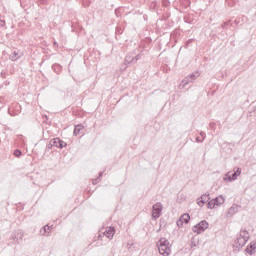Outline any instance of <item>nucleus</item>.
I'll list each match as a JSON object with an SVG mask.
<instances>
[{
	"label": "nucleus",
	"mask_w": 256,
	"mask_h": 256,
	"mask_svg": "<svg viewBox=\"0 0 256 256\" xmlns=\"http://www.w3.org/2000/svg\"><path fill=\"white\" fill-rule=\"evenodd\" d=\"M157 245H158V251L160 255H163V256L171 255V245L169 244V240L165 238H161L157 243Z\"/></svg>",
	"instance_id": "f257e3e1"
},
{
	"label": "nucleus",
	"mask_w": 256,
	"mask_h": 256,
	"mask_svg": "<svg viewBox=\"0 0 256 256\" xmlns=\"http://www.w3.org/2000/svg\"><path fill=\"white\" fill-rule=\"evenodd\" d=\"M247 241H249V232L242 230L235 240V245L237 248L245 247Z\"/></svg>",
	"instance_id": "f03ea898"
},
{
	"label": "nucleus",
	"mask_w": 256,
	"mask_h": 256,
	"mask_svg": "<svg viewBox=\"0 0 256 256\" xmlns=\"http://www.w3.org/2000/svg\"><path fill=\"white\" fill-rule=\"evenodd\" d=\"M199 77V72H195L192 73L191 75L185 77L180 85H179V89H185V87H187V85H189V83H193V81H195V79H197Z\"/></svg>",
	"instance_id": "7ed1b4c3"
},
{
	"label": "nucleus",
	"mask_w": 256,
	"mask_h": 256,
	"mask_svg": "<svg viewBox=\"0 0 256 256\" xmlns=\"http://www.w3.org/2000/svg\"><path fill=\"white\" fill-rule=\"evenodd\" d=\"M163 212V204L158 202L152 206V219L157 220L161 217V213Z\"/></svg>",
	"instance_id": "20e7f679"
},
{
	"label": "nucleus",
	"mask_w": 256,
	"mask_h": 256,
	"mask_svg": "<svg viewBox=\"0 0 256 256\" xmlns=\"http://www.w3.org/2000/svg\"><path fill=\"white\" fill-rule=\"evenodd\" d=\"M209 227V223H207V221L203 220L200 223H198L197 225H195L192 228L193 233H203V231H205V229H208Z\"/></svg>",
	"instance_id": "39448f33"
},
{
	"label": "nucleus",
	"mask_w": 256,
	"mask_h": 256,
	"mask_svg": "<svg viewBox=\"0 0 256 256\" xmlns=\"http://www.w3.org/2000/svg\"><path fill=\"white\" fill-rule=\"evenodd\" d=\"M24 235H25V233L23 232V230H18L12 236L13 242L14 243H21V241H23Z\"/></svg>",
	"instance_id": "423d86ee"
},
{
	"label": "nucleus",
	"mask_w": 256,
	"mask_h": 256,
	"mask_svg": "<svg viewBox=\"0 0 256 256\" xmlns=\"http://www.w3.org/2000/svg\"><path fill=\"white\" fill-rule=\"evenodd\" d=\"M240 206L237 204H233L227 211L226 217H233L236 213L239 212Z\"/></svg>",
	"instance_id": "0eeeda50"
},
{
	"label": "nucleus",
	"mask_w": 256,
	"mask_h": 256,
	"mask_svg": "<svg viewBox=\"0 0 256 256\" xmlns=\"http://www.w3.org/2000/svg\"><path fill=\"white\" fill-rule=\"evenodd\" d=\"M189 219H191V216H189V214H183L176 222V225L178 227H183V223H189Z\"/></svg>",
	"instance_id": "6e6552de"
},
{
	"label": "nucleus",
	"mask_w": 256,
	"mask_h": 256,
	"mask_svg": "<svg viewBox=\"0 0 256 256\" xmlns=\"http://www.w3.org/2000/svg\"><path fill=\"white\" fill-rule=\"evenodd\" d=\"M189 219H191V216H189V214H183L176 222V225L178 227H183V223H189Z\"/></svg>",
	"instance_id": "1a4fd4ad"
},
{
	"label": "nucleus",
	"mask_w": 256,
	"mask_h": 256,
	"mask_svg": "<svg viewBox=\"0 0 256 256\" xmlns=\"http://www.w3.org/2000/svg\"><path fill=\"white\" fill-rule=\"evenodd\" d=\"M103 235H105L107 239H113V236L115 235V228L107 227L106 231L103 232Z\"/></svg>",
	"instance_id": "9d476101"
},
{
	"label": "nucleus",
	"mask_w": 256,
	"mask_h": 256,
	"mask_svg": "<svg viewBox=\"0 0 256 256\" xmlns=\"http://www.w3.org/2000/svg\"><path fill=\"white\" fill-rule=\"evenodd\" d=\"M53 145H54V147H58L59 149H63V147L67 146V143H65L63 140H61L59 138H55L53 140Z\"/></svg>",
	"instance_id": "9b49d317"
},
{
	"label": "nucleus",
	"mask_w": 256,
	"mask_h": 256,
	"mask_svg": "<svg viewBox=\"0 0 256 256\" xmlns=\"http://www.w3.org/2000/svg\"><path fill=\"white\" fill-rule=\"evenodd\" d=\"M213 200H214L216 207H221V205H223V203H225V198L223 197V195H220V196L214 198Z\"/></svg>",
	"instance_id": "f8f14e48"
},
{
	"label": "nucleus",
	"mask_w": 256,
	"mask_h": 256,
	"mask_svg": "<svg viewBox=\"0 0 256 256\" xmlns=\"http://www.w3.org/2000/svg\"><path fill=\"white\" fill-rule=\"evenodd\" d=\"M21 57H23L21 52L14 51L12 54H10L11 61H17L18 59H21Z\"/></svg>",
	"instance_id": "ddd939ff"
},
{
	"label": "nucleus",
	"mask_w": 256,
	"mask_h": 256,
	"mask_svg": "<svg viewBox=\"0 0 256 256\" xmlns=\"http://www.w3.org/2000/svg\"><path fill=\"white\" fill-rule=\"evenodd\" d=\"M237 175H235V172L231 174V172H228L226 176L224 177V181H236Z\"/></svg>",
	"instance_id": "4468645a"
},
{
	"label": "nucleus",
	"mask_w": 256,
	"mask_h": 256,
	"mask_svg": "<svg viewBox=\"0 0 256 256\" xmlns=\"http://www.w3.org/2000/svg\"><path fill=\"white\" fill-rule=\"evenodd\" d=\"M207 201H209V195H207V194L202 195L201 201H198L199 207H203V205H205V203H207Z\"/></svg>",
	"instance_id": "2eb2a0df"
},
{
	"label": "nucleus",
	"mask_w": 256,
	"mask_h": 256,
	"mask_svg": "<svg viewBox=\"0 0 256 256\" xmlns=\"http://www.w3.org/2000/svg\"><path fill=\"white\" fill-rule=\"evenodd\" d=\"M81 131H83V125H77L75 126V129H74V135H79V133H81Z\"/></svg>",
	"instance_id": "dca6fc26"
},
{
	"label": "nucleus",
	"mask_w": 256,
	"mask_h": 256,
	"mask_svg": "<svg viewBox=\"0 0 256 256\" xmlns=\"http://www.w3.org/2000/svg\"><path fill=\"white\" fill-rule=\"evenodd\" d=\"M256 251V247L254 246V248L252 249L251 247H247L246 248V253H248V255H254Z\"/></svg>",
	"instance_id": "f3484780"
},
{
	"label": "nucleus",
	"mask_w": 256,
	"mask_h": 256,
	"mask_svg": "<svg viewBox=\"0 0 256 256\" xmlns=\"http://www.w3.org/2000/svg\"><path fill=\"white\" fill-rule=\"evenodd\" d=\"M215 207H217V205L215 204V200H211L208 202V209H215Z\"/></svg>",
	"instance_id": "a211bd4d"
},
{
	"label": "nucleus",
	"mask_w": 256,
	"mask_h": 256,
	"mask_svg": "<svg viewBox=\"0 0 256 256\" xmlns=\"http://www.w3.org/2000/svg\"><path fill=\"white\" fill-rule=\"evenodd\" d=\"M140 57H141L140 55H137L135 58H133L130 61H129V57H126V61H128V63H131L133 61L137 62V61H139Z\"/></svg>",
	"instance_id": "6ab92c4d"
},
{
	"label": "nucleus",
	"mask_w": 256,
	"mask_h": 256,
	"mask_svg": "<svg viewBox=\"0 0 256 256\" xmlns=\"http://www.w3.org/2000/svg\"><path fill=\"white\" fill-rule=\"evenodd\" d=\"M47 229H50L49 225H46L42 228V230H40V233H42L43 235H45V233H47Z\"/></svg>",
	"instance_id": "aec40b11"
},
{
	"label": "nucleus",
	"mask_w": 256,
	"mask_h": 256,
	"mask_svg": "<svg viewBox=\"0 0 256 256\" xmlns=\"http://www.w3.org/2000/svg\"><path fill=\"white\" fill-rule=\"evenodd\" d=\"M234 175H236V177H239V175H241V168H236V170L234 169Z\"/></svg>",
	"instance_id": "412c9836"
},
{
	"label": "nucleus",
	"mask_w": 256,
	"mask_h": 256,
	"mask_svg": "<svg viewBox=\"0 0 256 256\" xmlns=\"http://www.w3.org/2000/svg\"><path fill=\"white\" fill-rule=\"evenodd\" d=\"M14 155H15V157H20L22 155L21 150H15Z\"/></svg>",
	"instance_id": "4be33fe9"
},
{
	"label": "nucleus",
	"mask_w": 256,
	"mask_h": 256,
	"mask_svg": "<svg viewBox=\"0 0 256 256\" xmlns=\"http://www.w3.org/2000/svg\"><path fill=\"white\" fill-rule=\"evenodd\" d=\"M97 183H99V178L93 180V185H97Z\"/></svg>",
	"instance_id": "5701e85b"
},
{
	"label": "nucleus",
	"mask_w": 256,
	"mask_h": 256,
	"mask_svg": "<svg viewBox=\"0 0 256 256\" xmlns=\"http://www.w3.org/2000/svg\"><path fill=\"white\" fill-rule=\"evenodd\" d=\"M196 141H197V143H201V141H203V140H201V139H199V137H197Z\"/></svg>",
	"instance_id": "b1692460"
},
{
	"label": "nucleus",
	"mask_w": 256,
	"mask_h": 256,
	"mask_svg": "<svg viewBox=\"0 0 256 256\" xmlns=\"http://www.w3.org/2000/svg\"><path fill=\"white\" fill-rule=\"evenodd\" d=\"M250 247H251L252 249H255L256 245H255V244H250Z\"/></svg>",
	"instance_id": "393cba45"
},
{
	"label": "nucleus",
	"mask_w": 256,
	"mask_h": 256,
	"mask_svg": "<svg viewBox=\"0 0 256 256\" xmlns=\"http://www.w3.org/2000/svg\"><path fill=\"white\" fill-rule=\"evenodd\" d=\"M191 247L193 248V247H197V245L195 244V243H191Z\"/></svg>",
	"instance_id": "a878e982"
},
{
	"label": "nucleus",
	"mask_w": 256,
	"mask_h": 256,
	"mask_svg": "<svg viewBox=\"0 0 256 256\" xmlns=\"http://www.w3.org/2000/svg\"><path fill=\"white\" fill-rule=\"evenodd\" d=\"M201 137H205V133L201 132L200 133Z\"/></svg>",
	"instance_id": "bb28decb"
},
{
	"label": "nucleus",
	"mask_w": 256,
	"mask_h": 256,
	"mask_svg": "<svg viewBox=\"0 0 256 256\" xmlns=\"http://www.w3.org/2000/svg\"><path fill=\"white\" fill-rule=\"evenodd\" d=\"M225 25H228L227 23H224L223 25H222V27H225Z\"/></svg>",
	"instance_id": "cd10ccee"
},
{
	"label": "nucleus",
	"mask_w": 256,
	"mask_h": 256,
	"mask_svg": "<svg viewBox=\"0 0 256 256\" xmlns=\"http://www.w3.org/2000/svg\"><path fill=\"white\" fill-rule=\"evenodd\" d=\"M102 175H103V173H100V174H99V177H101Z\"/></svg>",
	"instance_id": "c85d7f7f"
}]
</instances>
